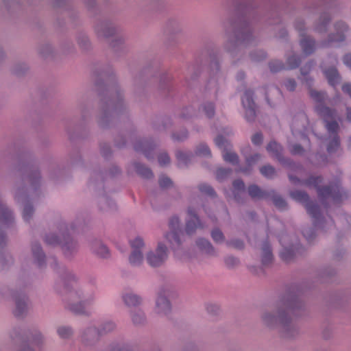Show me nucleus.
Instances as JSON below:
<instances>
[{"instance_id":"f257e3e1","label":"nucleus","mask_w":351,"mask_h":351,"mask_svg":"<svg viewBox=\"0 0 351 351\" xmlns=\"http://www.w3.org/2000/svg\"><path fill=\"white\" fill-rule=\"evenodd\" d=\"M309 94L311 97L317 103L315 110L324 119L327 130L332 138L328 145L327 151L330 154L334 153L337 151L340 146L339 138L337 135L339 125L335 120L336 112L324 105L323 103L326 99L324 92H319L310 88Z\"/></svg>"},{"instance_id":"f03ea898","label":"nucleus","mask_w":351,"mask_h":351,"mask_svg":"<svg viewBox=\"0 0 351 351\" xmlns=\"http://www.w3.org/2000/svg\"><path fill=\"white\" fill-rule=\"evenodd\" d=\"M289 178L290 181L294 184L298 182L309 187L315 188L321 200L330 199L334 203H338L345 195L337 183L328 186L320 187L319 184L322 182V178L320 176L310 177L304 182L300 181V180L291 175H289Z\"/></svg>"},{"instance_id":"7ed1b4c3","label":"nucleus","mask_w":351,"mask_h":351,"mask_svg":"<svg viewBox=\"0 0 351 351\" xmlns=\"http://www.w3.org/2000/svg\"><path fill=\"white\" fill-rule=\"evenodd\" d=\"M290 196L296 202L304 204L307 213L315 219V226H317V221L321 217L319 208L316 204L309 201L308 194L302 191H293L290 193Z\"/></svg>"},{"instance_id":"20e7f679","label":"nucleus","mask_w":351,"mask_h":351,"mask_svg":"<svg viewBox=\"0 0 351 351\" xmlns=\"http://www.w3.org/2000/svg\"><path fill=\"white\" fill-rule=\"evenodd\" d=\"M215 142L218 147L223 149V158L226 162L232 165L238 164V155L230 150V145L222 136H218Z\"/></svg>"},{"instance_id":"39448f33","label":"nucleus","mask_w":351,"mask_h":351,"mask_svg":"<svg viewBox=\"0 0 351 351\" xmlns=\"http://www.w3.org/2000/svg\"><path fill=\"white\" fill-rule=\"evenodd\" d=\"M167 247L162 243H158L156 253L150 252L147 256V261L152 267L161 265L167 258Z\"/></svg>"},{"instance_id":"423d86ee","label":"nucleus","mask_w":351,"mask_h":351,"mask_svg":"<svg viewBox=\"0 0 351 351\" xmlns=\"http://www.w3.org/2000/svg\"><path fill=\"white\" fill-rule=\"evenodd\" d=\"M143 245V241L140 237H136L134 240L130 241L132 252L129 257V261L131 265L136 266L139 265L143 262V256L141 248Z\"/></svg>"},{"instance_id":"0eeeda50","label":"nucleus","mask_w":351,"mask_h":351,"mask_svg":"<svg viewBox=\"0 0 351 351\" xmlns=\"http://www.w3.org/2000/svg\"><path fill=\"white\" fill-rule=\"evenodd\" d=\"M253 93L246 90L241 99L243 108L245 109V119L248 121H253L256 117L255 104L252 98Z\"/></svg>"},{"instance_id":"6e6552de","label":"nucleus","mask_w":351,"mask_h":351,"mask_svg":"<svg viewBox=\"0 0 351 351\" xmlns=\"http://www.w3.org/2000/svg\"><path fill=\"white\" fill-rule=\"evenodd\" d=\"M180 221L177 217H173L169 221L171 232L166 235V239L173 245H180L181 243L180 234L182 233L179 227Z\"/></svg>"},{"instance_id":"1a4fd4ad","label":"nucleus","mask_w":351,"mask_h":351,"mask_svg":"<svg viewBox=\"0 0 351 351\" xmlns=\"http://www.w3.org/2000/svg\"><path fill=\"white\" fill-rule=\"evenodd\" d=\"M189 220L186 225V232L188 234H192L197 228H202L199 219L195 212L191 208L188 209Z\"/></svg>"},{"instance_id":"9d476101","label":"nucleus","mask_w":351,"mask_h":351,"mask_svg":"<svg viewBox=\"0 0 351 351\" xmlns=\"http://www.w3.org/2000/svg\"><path fill=\"white\" fill-rule=\"evenodd\" d=\"M336 34L330 36V42H341L345 39L344 32L348 29L347 25L343 22H338L335 24Z\"/></svg>"},{"instance_id":"9b49d317","label":"nucleus","mask_w":351,"mask_h":351,"mask_svg":"<svg viewBox=\"0 0 351 351\" xmlns=\"http://www.w3.org/2000/svg\"><path fill=\"white\" fill-rule=\"evenodd\" d=\"M171 310V305L165 295L160 293L156 300V311L159 314H167Z\"/></svg>"},{"instance_id":"f8f14e48","label":"nucleus","mask_w":351,"mask_h":351,"mask_svg":"<svg viewBox=\"0 0 351 351\" xmlns=\"http://www.w3.org/2000/svg\"><path fill=\"white\" fill-rule=\"evenodd\" d=\"M324 73L330 85L335 86L340 82V76L335 67H330L324 70Z\"/></svg>"},{"instance_id":"ddd939ff","label":"nucleus","mask_w":351,"mask_h":351,"mask_svg":"<svg viewBox=\"0 0 351 351\" xmlns=\"http://www.w3.org/2000/svg\"><path fill=\"white\" fill-rule=\"evenodd\" d=\"M299 119L301 122H302V128L300 129L298 125V119L294 121L291 125V131L294 136L300 135L302 138L305 137V130L306 128L304 127V123L307 121L306 117L304 114H301L299 116Z\"/></svg>"},{"instance_id":"4468645a","label":"nucleus","mask_w":351,"mask_h":351,"mask_svg":"<svg viewBox=\"0 0 351 351\" xmlns=\"http://www.w3.org/2000/svg\"><path fill=\"white\" fill-rule=\"evenodd\" d=\"M303 52L308 55L312 53L315 49V42L308 36H304L300 40Z\"/></svg>"},{"instance_id":"2eb2a0df","label":"nucleus","mask_w":351,"mask_h":351,"mask_svg":"<svg viewBox=\"0 0 351 351\" xmlns=\"http://www.w3.org/2000/svg\"><path fill=\"white\" fill-rule=\"evenodd\" d=\"M282 150L281 145L276 141H271L267 146V151L279 161H282Z\"/></svg>"},{"instance_id":"dca6fc26","label":"nucleus","mask_w":351,"mask_h":351,"mask_svg":"<svg viewBox=\"0 0 351 351\" xmlns=\"http://www.w3.org/2000/svg\"><path fill=\"white\" fill-rule=\"evenodd\" d=\"M248 193L250 196L253 199H263L266 198L269 195L266 191H262L256 185H250L248 187Z\"/></svg>"},{"instance_id":"f3484780","label":"nucleus","mask_w":351,"mask_h":351,"mask_svg":"<svg viewBox=\"0 0 351 351\" xmlns=\"http://www.w3.org/2000/svg\"><path fill=\"white\" fill-rule=\"evenodd\" d=\"M13 219L12 212L0 202V222L8 223Z\"/></svg>"},{"instance_id":"a211bd4d","label":"nucleus","mask_w":351,"mask_h":351,"mask_svg":"<svg viewBox=\"0 0 351 351\" xmlns=\"http://www.w3.org/2000/svg\"><path fill=\"white\" fill-rule=\"evenodd\" d=\"M263 255H262V263L263 265H267L272 261L273 256L271 250L268 243H265L262 247Z\"/></svg>"},{"instance_id":"6ab92c4d","label":"nucleus","mask_w":351,"mask_h":351,"mask_svg":"<svg viewBox=\"0 0 351 351\" xmlns=\"http://www.w3.org/2000/svg\"><path fill=\"white\" fill-rule=\"evenodd\" d=\"M27 304L25 300V297L23 298H18L16 300V308L14 310V315L16 317H21L26 311Z\"/></svg>"},{"instance_id":"aec40b11","label":"nucleus","mask_w":351,"mask_h":351,"mask_svg":"<svg viewBox=\"0 0 351 351\" xmlns=\"http://www.w3.org/2000/svg\"><path fill=\"white\" fill-rule=\"evenodd\" d=\"M197 245L199 247V248L205 252L206 253L208 254H213L214 252V248L210 244V243L204 239H199L197 241Z\"/></svg>"},{"instance_id":"412c9836","label":"nucleus","mask_w":351,"mask_h":351,"mask_svg":"<svg viewBox=\"0 0 351 351\" xmlns=\"http://www.w3.org/2000/svg\"><path fill=\"white\" fill-rule=\"evenodd\" d=\"M135 169L137 173L143 178H149L153 176L152 171L148 167L142 164H136Z\"/></svg>"},{"instance_id":"4be33fe9","label":"nucleus","mask_w":351,"mask_h":351,"mask_svg":"<svg viewBox=\"0 0 351 351\" xmlns=\"http://www.w3.org/2000/svg\"><path fill=\"white\" fill-rule=\"evenodd\" d=\"M32 252L34 256L37 259L38 265H40L45 259V255L40 245L38 243L34 244L32 246Z\"/></svg>"},{"instance_id":"5701e85b","label":"nucleus","mask_w":351,"mask_h":351,"mask_svg":"<svg viewBox=\"0 0 351 351\" xmlns=\"http://www.w3.org/2000/svg\"><path fill=\"white\" fill-rule=\"evenodd\" d=\"M123 300L128 306H136L140 304L141 298L134 294H125L123 296Z\"/></svg>"},{"instance_id":"b1692460","label":"nucleus","mask_w":351,"mask_h":351,"mask_svg":"<svg viewBox=\"0 0 351 351\" xmlns=\"http://www.w3.org/2000/svg\"><path fill=\"white\" fill-rule=\"evenodd\" d=\"M176 158L178 160L179 166L182 167L188 165V162L191 160V155L182 151H178L176 153Z\"/></svg>"},{"instance_id":"393cba45","label":"nucleus","mask_w":351,"mask_h":351,"mask_svg":"<svg viewBox=\"0 0 351 351\" xmlns=\"http://www.w3.org/2000/svg\"><path fill=\"white\" fill-rule=\"evenodd\" d=\"M234 199L239 202L238 195L245 192V184L241 180H236L233 182Z\"/></svg>"},{"instance_id":"a878e982","label":"nucleus","mask_w":351,"mask_h":351,"mask_svg":"<svg viewBox=\"0 0 351 351\" xmlns=\"http://www.w3.org/2000/svg\"><path fill=\"white\" fill-rule=\"evenodd\" d=\"M260 171L263 176L267 178H272L276 175V170L271 165H265L262 167L260 169Z\"/></svg>"},{"instance_id":"bb28decb","label":"nucleus","mask_w":351,"mask_h":351,"mask_svg":"<svg viewBox=\"0 0 351 351\" xmlns=\"http://www.w3.org/2000/svg\"><path fill=\"white\" fill-rule=\"evenodd\" d=\"M68 308H69V310L77 314L86 313L84 302L83 303V304L81 302L79 304H70Z\"/></svg>"},{"instance_id":"cd10ccee","label":"nucleus","mask_w":351,"mask_h":351,"mask_svg":"<svg viewBox=\"0 0 351 351\" xmlns=\"http://www.w3.org/2000/svg\"><path fill=\"white\" fill-rule=\"evenodd\" d=\"M95 252L99 256L106 258L109 254L107 247L101 243H97L94 246Z\"/></svg>"},{"instance_id":"c85d7f7f","label":"nucleus","mask_w":351,"mask_h":351,"mask_svg":"<svg viewBox=\"0 0 351 351\" xmlns=\"http://www.w3.org/2000/svg\"><path fill=\"white\" fill-rule=\"evenodd\" d=\"M274 205L280 210H284L287 207L285 200L279 195H274L272 197Z\"/></svg>"},{"instance_id":"c756f323","label":"nucleus","mask_w":351,"mask_h":351,"mask_svg":"<svg viewBox=\"0 0 351 351\" xmlns=\"http://www.w3.org/2000/svg\"><path fill=\"white\" fill-rule=\"evenodd\" d=\"M34 213V208L30 204H26L23 208V217L25 221H29Z\"/></svg>"},{"instance_id":"7c9ffc66","label":"nucleus","mask_w":351,"mask_h":351,"mask_svg":"<svg viewBox=\"0 0 351 351\" xmlns=\"http://www.w3.org/2000/svg\"><path fill=\"white\" fill-rule=\"evenodd\" d=\"M231 173L230 169L220 168L217 169L216 173V178L218 180L221 181L224 178H227Z\"/></svg>"},{"instance_id":"2f4dec72","label":"nucleus","mask_w":351,"mask_h":351,"mask_svg":"<svg viewBox=\"0 0 351 351\" xmlns=\"http://www.w3.org/2000/svg\"><path fill=\"white\" fill-rule=\"evenodd\" d=\"M196 154L198 156H210V151L208 147L206 145L201 144L199 145L196 149Z\"/></svg>"},{"instance_id":"473e14b6","label":"nucleus","mask_w":351,"mask_h":351,"mask_svg":"<svg viewBox=\"0 0 351 351\" xmlns=\"http://www.w3.org/2000/svg\"><path fill=\"white\" fill-rule=\"evenodd\" d=\"M199 189L201 191V193L210 195V196H214L215 195V192L214 189L209 185H207L206 184H202L199 186Z\"/></svg>"},{"instance_id":"72a5a7b5","label":"nucleus","mask_w":351,"mask_h":351,"mask_svg":"<svg viewBox=\"0 0 351 351\" xmlns=\"http://www.w3.org/2000/svg\"><path fill=\"white\" fill-rule=\"evenodd\" d=\"M293 256V251L292 248H284L280 252V257L285 261H289Z\"/></svg>"},{"instance_id":"f704fd0d","label":"nucleus","mask_w":351,"mask_h":351,"mask_svg":"<svg viewBox=\"0 0 351 351\" xmlns=\"http://www.w3.org/2000/svg\"><path fill=\"white\" fill-rule=\"evenodd\" d=\"M284 64L278 61L274 60L269 63V69L272 72H278L284 69Z\"/></svg>"},{"instance_id":"c9c22d12","label":"nucleus","mask_w":351,"mask_h":351,"mask_svg":"<svg viewBox=\"0 0 351 351\" xmlns=\"http://www.w3.org/2000/svg\"><path fill=\"white\" fill-rule=\"evenodd\" d=\"M211 237L217 243L222 242L224 240L223 233L218 229H215L212 231Z\"/></svg>"},{"instance_id":"e433bc0d","label":"nucleus","mask_w":351,"mask_h":351,"mask_svg":"<svg viewBox=\"0 0 351 351\" xmlns=\"http://www.w3.org/2000/svg\"><path fill=\"white\" fill-rule=\"evenodd\" d=\"M58 333L61 338H68L71 335V329L69 327H60Z\"/></svg>"},{"instance_id":"4c0bfd02","label":"nucleus","mask_w":351,"mask_h":351,"mask_svg":"<svg viewBox=\"0 0 351 351\" xmlns=\"http://www.w3.org/2000/svg\"><path fill=\"white\" fill-rule=\"evenodd\" d=\"M300 62V59L295 56L289 57L287 59V64H288L289 69L296 68L299 65Z\"/></svg>"},{"instance_id":"58836bf2","label":"nucleus","mask_w":351,"mask_h":351,"mask_svg":"<svg viewBox=\"0 0 351 351\" xmlns=\"http://www.w3.org/2000/svg\"><path fill=\"white\" fill-rule=\"evenodd\" d=\"M115 327V325L112 322H107L105 324L104 327L101 328L99 331V335H104L106 334L111 330H112Z\"/></svg>"},{"instance_id":"ea45409f","label":"nucleus","mask_w":351,"mask_h":351,"mask_svg":"<svg viewBox=\"0 0 351 351\" xmlns=\"http://www.w3.org/2000/svg\"><path fill=\"white\" fill-rule=\"evenodd\" d=\"M159 184L161 188H167L172 184V182L168 177L161 176L159 179Z\"/></svg>"},{"instance_id":"a19ab883","label":"nucleus","mask_w":351,"mask_h":351,"mask_svg":"<svg viewBox=\"0 0 351 351\" xmlns=\"http://www.w3.org/2000/svg\"><path fill=\"white\" fill-rule=\"evenodd\" d=\"M204 111L208 117H211L214 115L215 109L214 106L211 103H208L204 106Z\"/></svg>"},{"instance_id":"79ce46f5","label":"nucleus","mask_w":351,"mask_h":351,"mask_svg":"<svg viewBox=\"0 0 351 351\" xmlns=\"http://www.w3.org/2000/svg\"><path fill=\"white\" fill-rule=\"evenodd\" d=\"M261 156L260 154H256L250 157H246V162L247 166L251 167L252 165L257 162Z\"/></svg>"},{"instance_id":"37998d69","label":"nucleus","mask_w":351,"mask_h":351,"mask_svg":"<svg viewBox=\"0 0 351 351\" xmlns=\"http://www.w3.org/2000/svg\"><path fill=\"white\" fill-rule=\"evenodd\" d=\"M169 162H170V158L167 154L162 153L159 155L158 162L161 166L166 165L169 164Z\"/></svg>"},{"instance_id":"c03bdc74","label":"nucleus","mask_w":351,"mask_h":351,"mask_svg":"<svg viewBox=\"0 0 351 351\" xmlns=\"http://www.w3.org/2000/svg\"><path fill=\"white\" fill-rule=\"evenodd\" d=\"M45 242L49 245H56L59 243V239L56 235L49 234L46 236Z\"/></svg>"},{"instance_id":"a18cd8bd","label":"nucleus","mask_w":351,"mask_h":351,"mask_svg":"<svg viewBox=\"0 0 351 351\" xmlns=\"http://www.w3.org/2000/svg\"><path fill=\"white\" fill-rule=\"evenodd\" d=\"M285 86L289 91H293L296 88V82L293 79H288L285 82Z\"/></svg>"},{"instance_id":"49530a36","label":"nucleus","mask_w":351,"mask_h":351,"mask_svg":"<svg viewBox=\"0 0 351 351\" xmlns=\"http://www.w3.org/2000/svg\"><path fill=\"white\" fill-rule=\"evenodd\" d=\"M263 141V136L261 133H256L252 137V142L255 145L261 144Z\"/></svg>"},{"instance_id":"de8ad7c7","label":"nucleus","mask_w":351,"mask_h":351,"mask_svg":"<svg viewBox=\"0 0 351 351\" xmlns=\"http://www.w3.org/2000/svg\"><path fill=\"white\" fill-rule=\"evenodd\" d=\"M290 151L293 154H301L304 152V149L301 145L295 144L291 146Z\"/></svg>"},{"instance_id":"09e8293b","label":"nucleus","mask_w":351,"mask_h":351,"mask_svg":"<svg viewBox=\"0 0 351 351\" xmlns=\"http://www.w3.org/2000/svg\"><path fill=\"white\" fill-rule=\"evenodd\" d=\"M228 244L236 248V249H242L243 247H244V243L241 240H234V241H231L228 243Z\"/></svg>"},{"instance_id":"8fccbe9b","label":"nucleus","mask_w":351,"mask_h":351,"mask_svg":"<svg viewBox=\"0 0 351 351\" xmlns=\"http://www.w3.org/2000/svg\"><path fill=\"white\" fill-rule=\"evenodd\" d=\"M313 66V63L312 62H308L304 66L301 68V74L302 76L305 77V76L308 73L309 71Z\"/></svg>"},{"instance_id":"3c124183","label":"nucleus","mask_w":351,"mask_h":351,"mask_svg":"<svg viewBox=\"0 0 351 351\" xmlns=\"http://www.w3.org/2000/svg\"><path fill=\"white\" fill-rule=\"evenodd\" d=\"M225 261H226V264L228 267H233V266L236 265L238 263V261L237 258H235L234 257H231V256L226 258Z\"/></svg>"},{"instance_id":"603ef678","label":"nucleus","mask_w":351,"mask_h":351,"mask_svg":"<svg viewBox=\"0 0 351 351\" xmlns=\"http://www.w3.org/2000/svg\"><path fill=\"white\" fill-rule=\"evenodd\" d=\"M342 90L344 93L348 94L351 98V84L346 83L342 86Z\"/></svg>"},{"instance_id":"864d4df0","label":"nucleus","mask_w":351,"mask_h":351,"mask_svg":"<svg viewBox=\"0 0 351 351\" xmlns=\"http://www.w3.org/2000/svg\"><path fill=\"white\" fill-rule=\"evenodd\" d=\"M343 63L351 69V53L346 54L343 59Z\"/></svg>"},{"instance_id":"5fc2aeb1","label":"nucleus","mask_w":351,"mask_h":351,"mask_svg":"<svg viewBox=\"0 0 351 351\" xmlns=\"http://www.w3.org/2000/svg\"><path fill=\"white\" fill-rule=\"evenodd\" d=\"M5 237L3 234H0V247L5 244Z\"/></svg>"},{"instance_id":"6e6d98bb","label":"nucleus","mask_w":351,"mask_h":351,"mask_svg":"<svg viewBox=\"0 0 351 351\" xmlns=\"http://www.w3.org/2000/svg\"><path fill=\"white\" fill-rule=\"evenodd\" d=\"M329 20H330V19H328V17L327 18L324 17L323 21L322 23V25L325 27V26L326 25V24L328 23Z\"/></svg>"},{"instance_id":"4d7b16f0","label":"nucleus","mask_w":351,"mask_h":351,"mask_svg":"<svg viewBox=\"0 0 351 351\" xmlns=\"http://www.w3.org/2000/svg\"><path fill=\"white\" fill-rule=\"evenodd\" d=\"M244 73L243 72L239 73L237 77L238 80H241L244 78Z\"/></svg>"},{"instance_id":"13d9d810","label":"nucleus","mask_w":351,"mask_h":351,"mask_svg":"<svg viewBox=\"0 0 351 351\" xmlns=\"http://www.w3.org/2000/svg\"><path fill=\"white\" fill-rule=\"evenodd\" d=\"M347 118L351 121V109L349 108H347Z\"/></svg>"},{"instance_id":"bf43d9fd","label":"nucleus","mask_w":351,"mask_h":351,"mask_svg":"<svg viewBox=\"0 0 351 351\" xmlns=\"http://www.w3.org/2000/svg\"><path fill=\"white\" fill-rule=\"evenodd\" d=\"M304 80H305V83H306V86H308L310 88L311 86L312 80L311 79H308L306 77L304 78Z\"/></svg>"},{"instance_id":"052dcab7","label":"nucleus","mask_w":351,"mask_h":351,"mask_svg":"<svg viewBox=\"0 0 351 351\" xmlns=\"http://www.w3.org/2000/svg\"><path fill=\"white\" fill-rule=\"evenodd\" d=\"M142 319H143V318H142L141 317L139 318V320H138L137 318H136V317H135V316H134V317H132V320H133V322H134V324H138V323H140Z\"/></svg>"},{"instance_id":"680f3d73","label":"nucleus","mask_w":351,"mask_h":351,"mask_svg":"<svg viewBox=\"0 0 351 351\" xmlns=\"http://www.w3.org/2000/svg\"><path fill=\"white\" fill-rule=\"evenodd\" d=\"M4 258L3 256H0V269H3V264Z\"/></svg>"},{"instance_id":"e2e57ef3","label":"nucleus","mask_w":351,"mask_h":351,"mask_svg":"<svg viewBox=\"0 0 351 351\" xmlns=\"http://www.w3.org/2000/svg\"><path fill=\"white\" fill-rule=\"evenodd\" d=\"M274 90L275 92H276L278 94H280V91L279 90V89H278V88H274Z\"/></svg>"},{"instance_id":"0e129e2a","label":"nucleus","mask_w":351,"mask_h":351,"mask_svg":"<svg viewBox=\"0 0 351 351\" xmlns=\"http://www.w3.org/2000/svg\"><path fill=\"white\" fill-rule=\"evenodd\" d=\"M266 99H267V100L268 104H269V105H271V104L270 103V101H269V97H268V96H267V95L266 96Z\"/></svg>"},{"instance_id":"69168bd1","label":"nucleus","mask_w":351,"mask_h":351,"mask_svg":"<svg viewBox=\"0 0 351 351\" xmlns=\"http://www.w3.org/2000/svg\"><path fill=\"white\" fill-rule=\"evenodd\" d=\"M247 171V169H240V171H242L243 173H246Z\"/></svg>"},{"instance_id":"338daca9","label":"nucleus","mask_w":351,"mask_h":351,"mask_svg":"<svg viewBox=\"0 0 351 351\" xmlns=\"http://www.w3.org/2000/svg\"><path fill=\"white\" fill-rule=\"evenodd\" d=\"M174 138H175L176 139H177V140H182V138H180V137H178V136H174Z\"/></svg>"},{"instance_id":"774afa93","label":"nucleus","mask_w":351,"mask_h":351,"mask_svg":"<svg viewBox=\"0 0 351 351\" xmlns=\"http://www.w3.org/2000/svg\"><path fill=\"white\" fill-rule=\"evenodd\" d=\"M29 351H32V350H29Z\"/></svg>"}]
</instances>
